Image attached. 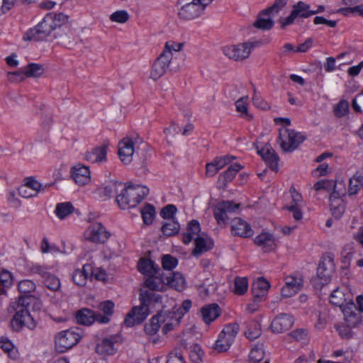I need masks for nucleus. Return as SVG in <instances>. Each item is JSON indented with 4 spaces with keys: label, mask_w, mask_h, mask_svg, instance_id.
<instances>
[{
    "label": "nucleus",
    "mask_w": 363,
    "mask_h": 363,
    "mask_svg": "<svg viewBox=\"0 0 363 363\" xmlns=\"http://www.w3.org/2000/svg\"><path fill=\"white\" fill-rule=\"evenodd\" d=\"M165 274L158 272L155 275H150L145 281V285L151 291H161L165 284ZM140 305L134 306L127 313L124 320V324L127 327H133L142 323L150 314L149 306L162 300V296L153 291L141 290L139 294Z\"/></svg>",
    "instance_id": "nucleus-1"
},
{
    "label": "nucleus",
    "mask_w": 363,
    "mask_h": 363,
    "mask_svg": "<svg viewBox=\"0 0 363 363\" xmlns=\"http://www.w3.org/2000/svg\"><path fill=\"white\" fill-rule=\"evenodd\" d=\"M31 304L38 308L41 306L40 301L33 295L20 296L18 300L9 304V313L16 312L11 321V326L16 331H20L25 326L30 330L36 327V323L28 311Z\"/></svg>",
    "instance_id": "nucleus-2"
},
{
    "label": "nucleus",
    "mask_w": 363,
    "mask_h": 363,
    "mask_svg": "<svg viewBox=\"0 0 363 363\" xmlns=\"http://www.w3.org/2000/svg\"><path fill=\"white\" fill-rule=\"evenodd\" d=\"M148 193L149 189L147 187L128 183L123 185L120 194L116 196V201L121 209L134 208Z\"/></svg>",
    "instance_id": "nucleus-3"
},
{
    "label": "nucleus",
    "mask_w": 363,
    "mask_h": 363,
    "mask_svg": "<svg viewBox=\"0 0 363 363\" xmlns=\"http://www.w3.org/2000/svg\"><path fill=\"white\" fill-rule=\"evenodd\" d=\"M334 256L332 253H325L317 268L316 276L311 279L315 289L321 290L323 286L328 284L335 272Z\"/></svg>",
    "instance_id": "nucleus-4"
},
{
    "label": "nucleus",
    "mask_w": 363,
    "mask_h": 363,
    "mask_svg": "<svg viewBox=\"0 0 363 363\" xmlns=\"http://www.w3.org/2000/svg\"><path fill=\"white\" fill-rule=\"evenodd\" d=\"M79 328H70L57 333L55 336V348L59 353H64L75 346L81 340Z\"/></svg>",
    "instance_id": "nucleus-5"
},
{
    "label": "nucleus",
    "mask_w": 363,
    "mask_h": 363,
    "mask_svg": "<svg viewBox=\"0 0 363 363\" xmlns=\"http://www.w3.org/2000/svg\"><path fill=\"white\" fill-rule=\"evenodd\" d=\"M53 20L50 16H47L34 28H30L23 35L25 41H42L54 32L52 23Z\"/></svg>",
    "instance_id": "nucleus-6"
},
{
    "label": "nucleus",
    "mask_w": 363,
    "mask_h": 363,
    "mask_svg": "<svg viewBox=\"0 0 363 363\" xmlns=\"http://www.w3.org/2000/svg\"><path fill=\"white\" fill-rule=\"evenodd\" d=\"M278 139L283 152H291L306 140V137L300 132L286 128L279 130Z\"/></svg>",
    "instance_id": "nucleus-7"
},
{
    "label": "nucleus",
    "mask_w": 363,
    "mask_h": 363,
    "mask_svg": "<svg viewBox=\"0 0 363 363\" xmlns=\"http://www.w3.org/2000/svg\"><path fill=\"white\" fill-rule=\"evenodd\" d=\"M240 204L233 201H222L218 202L213 209V215L219 225L226 224L230 220V215L240 208Z\"/></svg>",
    "instance_id": "nucleus-8"
},
{
    "label": "nucleus",
    "mask_w": 363,
    "mask_h": 363,
    "mask_svg": "<svg viewBox=\"0 0 363 363\" xmlns=\"http://www.w3.org/2000/svg\"><path fill=\"white\" fill-rule=\"evenodd\" d=\"M77 323L84 325H91L94 321L99 323H108L110 318L101 317V314L87 308L79 309L75 315Z\"/></svg>",
    "instance_id": "nucleus-9"
},
{
    "label": "nucleus",
    "mask_w": 363,
    "mask_h": 363,
    "mask_svg": "<svg viewBox=\"0 0 363 363\" xmlns=\"http://www.w3.org/2000/svg\"><path fill=\"white\" fill-rule=\"evenodd\" d=\"M184 4L178 12L180 19L191 21L199 17L205 10L203 6L194 0H183Z\"/></svg>",
    "instance_id": "nucleus-10"
},
{
    "label": "nucleus",
    "mask_w": 363,
    "mask_h": 363,
    "mask_svg": "<svg viewBox=\"0 0 363 363\" xmlns=\"http://www.w3.org/2000/svg\"><path fill=\"white\" fill-rule=\"evenodd\" d=\"M252 47L253 45L249 43L228 45L223 48V52L229 59L240 61L245 60L250 56Z\"/></svg>",
    "instance_id": "nucleus-11"
},
{
    "label": "nucleus",
    "mask_w": 363,
    "mask_h": 363,
    "mask_svg": "<svg viewBox=\"0 0 363 363\" xmlns=\"http://www.w3.org/2000/svg\"><path fill=\"white\" fill-rule=\"evenodd\" d=\"M142 143V139L137 135L134 139L132 138H125L118 144V155L121 160L125 164L132 161L134 153V145Z\"/></svg>",
    "instance_id": "nucleus-12"
},
{
    "label": "nucleus",
    "mask_w": 363,
    "mask_h": 363,
    "mask_svg": "<svg viewBox=\"0 0 363 363\" xmlns=\"http://www.w3.org/2000/svg\"><path fill=\"white\" fill-rule=\"evenodd\" d=\"M85 235L92 242L104 243L111 234L101 223H95L90 225Z\"/></svg>",
    "instance_id": "nucleus-13"
},
{
    "label": "nucleus",
    "mask_w": 363,
    "mask_h": 363,
    "mask_svg": "<svg viewBox=\"0 0 363 363\" xmlns=\"http://www.w3.org/2000/svg\"><path fill=\"white\" fill-rule=\"evenodd\" d=\"M346 189H341L340 192H332L330 195V211L333 217L339 219L342 217L345 211V203L342 199L345 196Z\"/></svg>",
    "instance_id": "nucleus-14"
},
{
    "label": "nucleus",
    "mask_w": 363,
    "mask_h": 363,
    "mask_svg": "<svg viewBox=\"0 0 363 363\" xmlns=\"http://www.w3.org/2000/svg\"><path fill=\"white\" fill-rule=\"evenodd\" d=\"M294 320L289 313H280L272 321L270 329L274 333H281L289 330L294 325Z\"/></svg>",
    "instance_id": "nucleus-15"
},
{
    "label": "nucleus",
    "mask_w": 363,
    "mask_h": 363,
    "mask_svg": "<svg viewBox=\"0 0 363 363\" xmlns=\"http://www.w3.org/2000/svg\"><path fill=\"white\" fill-rule=\"evenodd\" d=\"M342 312L345 323L350 328H356L362 323V316L357 312V306L352 301L345 303Z\"/></svg>",
    "instance_id": "nucleus-16"
},
{
    "label": "nucleus",
    "mask_w": 363,
    "mask_h": 363,
    "mask_svg": "<svg viewBox=\"0 0 363 363\" xmlns=\"http://www.w3.org/2000/svg\"><path fill=\"white\" fill-rule=\"evenodd\" d=\"M57 43L65 48H71L76 44L73 30L70 26H63L54 33Z\"/></svg>",
    "instance_id": "nucleus-17"
},
{
    "label": "nucleus",
    "mask_w": 363,
    "mask_h": 363,
    "mask_svg": "<svg viewBox=\"0 0 363 363\" xmlns=\"http://www.w3.org/2000/svg\"><path fill=\"white\" fill-rule=\"evenodd\" d=\"M71 176L75 183L84 186L91 181V173L89 167L80 163L73 166L70 170Z\"/></svg>",
    "instance_id": "nucleus-18"
},
{
    "label": "nucleus",
    "mask_w": 363,
    "mask_h": 363,
    "mask_svg": "<svg viewBox=\"0 0 363 363\" xmlns=\"http://www.w3.org/2000/svg\"><path fill=\"white\" fill-rule=\"evenodd\" d=\"M256 148L257 150V153L262 157L265 162L268 164L269 168L272 171L277 172L278 171V162L279 161V157L271 145L269 143H267L265 147L260 150H259L257 146H256Z\"/></svg>",
    "instance_id": "nucleus-19"
},
{
    "label": "nucleus",
    "mask_w": 363,
    "mask_h": 363,
    "mask_svg": "<svg viewBox=\"0 0 363 363\" xmlns=\"http://www.w3.org/2000/svg\"><path fill=\"white\" fill-rule=\"evenodd\" d=\"M230 225L232 234L235 236L250 238L253 235L250 225L240 218H233Z\"/></svg>",
    "instance_id": "nucleus-20"
},
{
    "label": "nucleus",
    "mask_w": 363,
    "mask_h": 363,
    "mask_svg": "<svg viewBox=\"0 0 363 363\" xmlns=\"http://www.w3.org/2000/svg\"><path fill=\"white\" fill-rule=\"evenodd\" d=\"M123 186L122 182L117 181H110L106 185L99 187L96 189V193L103 200H107L115 195L118 194V191L121 190Z\"/></svg>",
    "instance_id": "nucleus-21"
},
{
    "label": "nucleus",
    "mask_w": 363,
    "mask_h": 363,
    "mask_svg": "<svg viewBox=\"0 0 363 363\" xmlns=\"http://www.w3.org/2000/svg\"><path fill=\"white\" fill-rule=\"evenodd\" d=\"M302 286L301 279H298L294 277H288L286 279L285 285L281 289V296L285 298L291 297L301 291Z\"/></svg>",
    "instance_id": "nucleus-22"
},
{
    "label": "nucleus",
    "mask_w": 363,
    "mask_h": 363,
    "mask_svg": "<svg viewBox=\"0 0 363 363\" xmlns=\"http://www.w3.org/2000/svg\"><path fill=\"white\" fill-rule=\"evenodd\" d=\"M94 268L91 264H84L82 269H76L72 274L74 284L79 286H85L89 278L91 279Z\"/></svg>",
    "instance_id": "nucleus-23"
},
{
    "label": "nucleus",
    "mask_w": 363,
    "mask_h": 363,
    "mask_svg": "<svg viewBox=\"0 0 363 363\" xmlns=\"http://www.w3.org/2000/svg\"><path fill=\"white\" fill-rule=\"evenodd\" d=\"M156 63L159 65V67L164 69L167 72V69L174 72H177L179 69V67L174 66V60H173L172 52L169 50H164L160 55L155 60Z\"/></svg>",
    "instance_id": "nucleus-24"
},
{
    "label": "nucleus",
    "mask_w": 363,
    "mask_h": 363,
    "mask_svg": "<svg viewBox=\"0 0 363 363\" xmlns=\"http://www.w3.org/2000/svg\"><path fill=\"white\" fill-rule=\"evenodd\" d=\"M195 247L192 251V255L195 257L200 256L202 253L212 249L213 244L205 233L199 235L194 240Z\"/></svg>",
    "instance_id": "nucleus-25"
},
{
    "label": "nucleus",
    "mask_w": 363,
    "mask_h": 363,
    "mask_svg": "<svg viewBox=\"0 0 363 363\" xmlns=\"http://www.w3.org/2000/svg\"><path fill=\"white\" fill-rule=\"evenodd\" d=\"M157 314H160V318L161 323L174 322L176 323V324L179 323L183 316V313L180 311V308H177V306L172 307L170 310L163 308L157 312Z\"/></svg>",
    "instance_id": "nucleus-26"
},
{
    "label": "nucleus",
    "mask_w": 363,
    "mask_h": 363,
    "mask_svg": "<svg viewBox=\"0 0 363 363\" xmlns=\"http://www.w3.org/2000/svg\"><path fill=\"white\" fill-rule=\"evenodd\" d=\"M107 147L102 145L96 147L91 151L85 154L84 158L86 161L94 162H101L106 160Z\"/></svg>",
    "instance_id": "nucleus-27"
},
{
    "label": "nucleus",
    "mask_w": 363,
    "mask_h": 363,
    "mask_svg": "<svg viewBox=\"0 0 363 363\" xmlns=\"http://www.w3.org/2000/svg\"><path fill=\"white\" fill-rule=\"evenodd\" d=\"M220 308L217 303H211L201 308L203 320L210 324L220 315Z\"/></svg>",
    "instance_id": "nucleus-28"
},
{
    "label": "nucleus",
    "mask_w": 363,
    "mask_h": 363,
    "mask_svg": "<svg viewBox=\"0 0 363 363\" xmlns=\"http://www.w3.org/2000/svg\"><path fill=\"white\" fill-rule=\"evenodd\" d=\"M243 166L238 163H233L230 164L227 170L218 177V183L225 186L227 184L231 182L237 173L243 169Z\"/></svg>",
    "instance_id": "nucleus-29"
},
{
    "label": "nucleus",
    "mask_w": 363,
    "mask_h": 363,
    "mask_svg": "<svg viewBox=\"0 0 363 363\" xmlns=\"http://www.w3.org/2000/svg\"><path fill=\"white\" fill-rule=\"evenodd\" d=\"M255 243L262 247L264 252L272 251L276 247L273 235L268 233H262L257 235L255 239Z\"/></svg>",
    "instance_id": "nucleus-30"
},
{
    "label": "nucleus",
    "mask_w": 363,
    "mask_h": 363,
    "mask_svg": "<svg viewBox=\"0 0 363 363\" xmlns=\"http://www.w3.org/2000/svg\"><path fill=\"white\" fill-rule=\"evenodd\" d=\"M165 284L169 285L178 291H182L185 288V279L180 273L169 272L165 274Z\"/></svg>",
    "instance_id": "nucleus-31"
},
{
    "label": "nucleus",
    "mask_w": 363,
    "mask_h": 363,
    "mask_svg": "<svg viewBox=\"0 0 363 363\" xmlns=\"http://www.w3.org/2000/svg\"><path fill=\"white\" fill-rule=\"evenodd\" d=\"M338 186H342V189H346L345 184L343 182H334L333 180L326 179L320 180L314 184V189L315 191L326 190L327 191H330L331 190H333L332 192H340V191L337 189Z\"/></svg>",
    "instance_id": "nucleus-32"
},
{
    "label": "nucleus",
    "mask_w": 363,
    "mask_h": 363,
    "mask_svg": "<svg viewBox=\"0 0 363 363\" xmlns=\"http://www.w3.org/2000/svg\"><path fill=\"white\" fill-rule=\"evenodd\" d=\"M138 269L140 272L147 276L157 274L160 271L159 268L155 267L152 259L145 258H142L139 260Z\"/></svg>",
    "instance_id": "nucleus-33"
},
{
    "label": "nucleus",
    "mask_w": 363,
    "mask_h": 363,
    "mask_svg": "<svg viewBox=\"0 0 363 363\" xmlns=\"http://www.w3.org/2000/svg\"><path fill=\"white\" fill-rule=\"evenodd\" d=\"M187 231L182 234V242L185 245L191 242L194 235H197L201 231L200 223L197 220H191L187 225Z\"/></svg>",
    "instance_id": "nucleus-34"
},
{
    "label": "nucleus",
    "mask_w": 363,
    "mask_h": 363,
    "mask_svg": "<svg viewBox=\"0 0 363 363\" xmlns=\"http://www.w3.org/2000/svg\"><path fill=\"white\" fill-rule=\"evenodd\" d=\"M113 337L110 338H104L101 343L97 344L96 352L100 354H113L116 352L114 348Z\"/></svg>",
    "instance_id": "nucleus-35"
},
{
    "label": "nucleus",
    "mask_w": 363,
    "mask_h": 363,
    "mask_svg": "<svg viewBox=\"0 0 363 363\" xmlns=\"http://www.w3.org/2000/svg\"><path fill=\"white\" fill-rule=\"evenodd\" d=\"M47 16H50L53 20L52 26L53 27L54 33L63 26H70L68 23L69 16L63 13H48Z\"/></svg>",
    "instance_id": "nucleus-36"
},
{
    "label": "nucleus",
    "mask_w": 363,
    "mask_h": 363,
    "mask_svg": "<svg viewBox=\"0 0 363 363\" xmlns=\"http://www.w3.org/2000/svg\"><path fill=\"white\" fill-rule=\"evenodd\" d=\"M262 334L261 325L255 320H252L245 331V335L247 338L250 340H254L259 337Z\"/></svg>",
    "instance_id": "nucleus-37"
},
{
    "label": "nucleus",
    "mask_w": 363,
    "mask_h": 363,
    "mask_svg": "<svg viewBox=\"0 0 363 363\" xmlns=\"http://www.w3.org/2000/svg\"><path fill=\"white\" fill-rule=\"evenodd\" d=\"M309 9L310 6L308 4L300 1L293 6L292 11L295 13L297 17L306 18L314 15V12L311 11V10H309Z\"/></svg>",
    "instance_id": "nucleus-38"
},
{
    "label": "nucleus",
    "mask_w": 363,
    "mask_h": 363,
    "mask_svg": "<svg viewBox=\"0 0 363 363\" xmlns=\"http://www.w3.org/2000/svg\"><path fill=\"white\" fill-rule=\"evenodd\" d=\"M160 315L157 313L151 318L149 323H145L144 330L147 335H154L158 332L162 323Z\"/></svg>",
    "instance_id": "nucleus-39"
},
{
    "label": "nucleus",
    "mask_w": 363,
    "mask_h": 363,
    "mask_svg": "<svg viewBox=\"0 0 363 363\" xmlns=\"http://www.w3.org/2000/svg\"><path fill=\"white\" fill-rule=\"evenodd\" d=\"M180 229L179 223L174 220V219L169 220L164 223L162 226V231L163 234L167 237H171L177 235Z\"/></svg>",
    "instance_id": "nucleus-40"
},
{
    "label": "nucleus",
    "mask_w": 363,
    "mask_h": 363,
    "mask_svg": "<svg viewBox=\"0 0 363 363\" xmlns=\"http://www.w3.org/2000/svg\"><path fill=\"white\" fill-rule=\"evenodd\" d=\"M266 15L267 14L262 13L261 11L258 15L257 20L253 23L254 27L262 30H269L272 28L274 23L272 18H265L263 17V16Z\"/></svg>",
    "instance_id": "nucleus-41"
},
{
    "label": "nucleus",
    "mask_w": 363,
    "mask_h": 363,
    "mask_svg": "<svg viewBox=\"0 0 363 363\" xmlns=\"http://www.w3.org/2000/svg\"><path fill=\"white\" fill-rule=\"evenodd\" d=\"M141 215L143 223L145 225H150L155 216V208L152 204L146 203L141 209Z\"/></svg>",
    "instance_id": "nucleus-42"
},
{
    "label": "nucleus",
    "mask_w": 363,
    "mask_h": 363,
    "mask_svg": "<svg viewBox=\"0 0 363 363\" xmlns=\"http://www.w3.org/2000/svg\"><path fill=\"white\" fill-rule=\"evenodd\" d=\"M26 77H39L44 73V68L42 65L37 63H29L24 69Z\"/></svg>",
    "instance_id": "nucleus-43"
},
{
    "label": "nucleus",
    "mask_w": 363,
    "mask_h": 363,
    "mask_svg": "<svg viewBox=\"0 0 363 363\" xmlns=\"http://www.w3.org/2000/svg\"><path fill=\"white\" fill-rule=\"evenodd\" d=\"M345 294L339 288H336L333 291L330 296V302L333 305L339 306L342 310V308L345 306Z\"/></svg>",
    "instance_id": "nucleus-44"
},
{
    "label": "nucleus",
    "mask_w": 363,
    "mask_h": 363,
    "mask_svg": "<svg viewBox=\"0 0 363 363\" xmlns=\"http://www.w3.org/2000/svg\"><path fill=\"white\" fill-rule=\"evenodd\" d=\"M44 286L51 291H58L60 289L61 284L58 277L50 273L43 280Z\"/></svg>",
    "instance_id": "nucleus-45"
},
{
    "label": "nucleus",
    "mask_w": 363,
    "mask_h": 363,
    "mask_svg": "<svg viewBox=\"0 0 363 363\" xmlns=\"http://www.w3.org/2000/svg\"><path fill=\"white\" fill-rule=\"evenodd\" d=\"M74 210V208L70 202H65L58 203L55 212L58 218L63 219L68 215L72 213Z\"/></svg>",
    "instance_id": "nucleus-46"
},
{
    "label": "nucleus",
    "mask_w": 363,
    "mask_h": 363,
    "mask_svg": "<svg viewBox=\"0 0 363 363\" xmlns=\"http://www.w3.org/2000/svg\"><path fill=\"white\" fill-rule=\"evenodd\" d=\"M240 330L239 325L237 323H233L226 325L220 332L223 336H226L229 342H234L235 338Z\"/></svg>",
    "instance_id": "nucleus-47"
},
{
    "label": "nucleus",
    "mask_w": 363,
    "mask_h": 363,
    "mask_svg": "<svg viewBox=\"0 0 363 363\" xmlns=\"http://www.w3.org/2000/svg\"><path fill=\"white\" fill-rule=\"evenodd\" d=\"M226 336L219 334L218 340L216 341L213 348L218 352H224L229 350L233 342H229Z\"/></svg>",
    "instance_id": "nucleus-48"
},
{
    "label": "nucleus",
    "mask_w": 363,
    "mask_h": 363,
    "mask_svg": "<svg viewBox=\"0 0 363 363\" xmlns=\"http://www.w3.org/2000/svg\"><path fill=\"white\" fill-rule=\"evenodd\" d=\"M234 293L237 295H243L247 291L248 281L246 277H237L234 279Z\"/></svg>",
    "instance_id": "nucleus-49"
},
{
    "label": "nucleus",
    "mask_w": 363,
    "mask_h": 363,
    "mask_svg": "<svg viewBox=\"0 0 363 363\" xmlns=\"http://www.w3.org/2000/svg\"><path fill=\"white\" fill-rule=\"evenodd\" d=\"M0 348L7 353L10 358L15 359L17 357V352L14 350L13 344L6 337H1Z\"/></svg>",
    "instance_id": "nucleus-50"
},
{
    "label": "nucleus",
    "mask_w": 363,
    "mask_h": 363,
    "mask_svg": "<svg viewBox=\"0 0 363 363\" xmlns=\"http://www.w3.org/2000/svg\"><path fill=\"white\" fill-rule=\"evenodd\" d=\"M18 289L21 294H23L22 296L30 295V293L35 290L36 285L30 279H24L19 281Z\"/></svg>",
    "instance_id": "nucleus-51"
},
{
    "label": "nucleus",
    "mask_w": 363,
    "mask_h": 363,
    "mask_svg": "<svg viewBox=\"0 0 363 363\" xmlns=\"http://www.w3.org/2000/svg\"><path fill=\"white\" fill-rule=\"evenodd\" d=\"M178 264V259L172 256L171 255H164L162 257V265L164 270L172 272V270L175 268Z\"/></svg>",
    "instance_id": "nucleus-52"
},
{
    "label": "nucleus",
    "mask_w": 363,
    "mask_h": 363,
    "mask_svg": "<svg viewBox=\"0 0 363 363\" xmlns=\"http://www.w3.org/2000/svg\"><path fill=\"white\" fill-rule=\"evenodd\" d=\"M48 270L49 268L47 266L38 264H32L28 267V272L30 274L40 275L43 280L50 274Z\"/></svg>",
    "instance_id": "nucleus-53"
},
{
    "label": "nucleus",
    "mask_w": 363,
    "mask_h": 363,
    "mask_svg": "<svg viewBox=\"0 0 363 363\" xmlns=\"http://www.w3.org/2000/svg\"><path fill=\"white\" fill-rule=\"evenodd\" d=\"M99 310L104 312V315H101V317L109 318L113 313L114 303L112 301H105L99 303Z\"/></svg>",
    "instance_id": "nucleus-54"
},
{
    "label": "nucleus",
    "mask_w": 363,
    "mask_h": 363,
    "mask_svg": "<svg viewBox=\"0 0 363 363\" xmlns=\"http://www.w3.org/2000/svg\"><path fill=\"white\" fill-rule=\"evenodd\" d=\"M288 0H275L273 5L262 11V13L270 14L272 12L278 13L287 4Z\"/></svg>",
    "instance_id": "nucleus-55"
},
{
    "label": "nucleus",
    "mask_w": 363,
    "mask_h": 363,
    "mask_svg": "<svg viewBox=\"0 0 363 363\" xmlns=\"http://www.w3.org/2000/svg\"><path fill=\"white\" fill-rule=\"evenodd\" d=\"M349 111V104L346 100H341L334 108V113L337 117H342Z\"/></svg>",
    "instance_id": "nucleus-56"
},
{
    "label": "nucleus",
    "mask_w": 363,
    "mask_h": 363,
    "mask_svg": "<svg viewBox=\"0 0 363 363\" xmlns=\"http://www.w3.org/2000/svg\"><path fill=\"white\" fill-rule=\"evenodd\" d=\"M110 19L113 22H117L120 23H124L129 19V15L125 10H120L113 13Z\"/></svg>",
    "instance_id": "nucleus-57"
},
{
    "label": "nucleus",
    "mask_w": 363,
    "mask_h": 363,
    "mask_svg": "<svg viewBox=\"0 0 363 363\" xmlns=\"http://www.w3.org/2000/svg\"><path fill=\"white\" fill-rule=\"evenodd\" d=\"M335 328L342 339H350L353 335L352 328L349 327L347 324L345 325H335Z\"/></svg>",
    "instance_id": "nucleus-58"
},
{
    "label": "nucleus",
    "mask_w": 363,
    "mask_h": 363,
    "mask_svg": "<svg viewBox=\"0 0 363 363\" xmlns=\"http://www.w3.org/2000/svg\"><path fill=\"white\" fill-rule=\"evenodd\" d=\"M177 211V207L174 205L168 204L162 208L160 216L164 219H171L173 218Z\"/></svg>",
    "instance_id": "nucleus-59"
},
{
    "label": "nucleus",
    "mask_w": 363,
    "mask_h": 363,
    "mask_svg": "<svg viewBox=\"0 0 363 363\" xmlns=\"http://www.w3.org/2000/svg\"><path fill=\"white\" fill-rule=\"evenodd\" d=\"M8 79L13 83H18L24 80L26 77L24 70H17L15 72H9L7 74Z\"/></svg>",
    "instance_id": "nucleus-60"
},
{
    "label": "nucleus",
    "mask_w": 363,
    "mask_h": 363,
    "mask_svg": "<svg viewBox=\"0 0 363 363\" xmlns=\"http://www.w3.org/2000/svg\"><path fill=\"white\" fill-rule=\"evenodd\" d=\"M13 277L11 272L6 270H3L0 272V286L5 287H9L12 285Z\"/></svg>",
    "instance_id": "nucleus-61"
},
{
    "label": "nucleus",
    "mask_w": 363,
    "mask_h": 363,
    "mask_svg": "<svg viewBox=\"0 0 363 363\" xmlns=\"http://www.w3.org/2000/svg\"><path fill=\"white\" fill-rule=\"evenodd\" d=\"M166 72L162 67H159V65L155 62H153L150 70V77L154 81H157L162 77Z\"/></svg>",
    "instance_id": "nucleus-62"
},
{
    "label": "nucleus",
    "mask_w": 363,
    "mask_h": 363,
    "mask_svg": "<svg viewBox=\"0 0 363 363\" xmlns=\"http://www.w3.org/2000/svg\"><path fill=\"white\" fill-rule=\"evenodd\" d=\"M253 104L262 110H269L270 108L269 104L264 101L259 95H258L256 91L252 96Z\"/></svg>",
    "instance_id": "nucleus-63"
},
{
    "label": "nucleus",
    "mask_w": 363,
    "mask_h": 363,
    "mask_svg": "<svg viewBox=\"0 0 363 363\" xmlns=\"http://www.w3.org/2000/svg\"><path fill=\"white\" fill-rule=\"evenodd\" d=\"M264 351L261 348L255 347L252 349L250 353V358L252 361H254L255 363H259L264 358Z\"/></svg>",
    "instance_id": "nucleus-64"
}]
</instances>
